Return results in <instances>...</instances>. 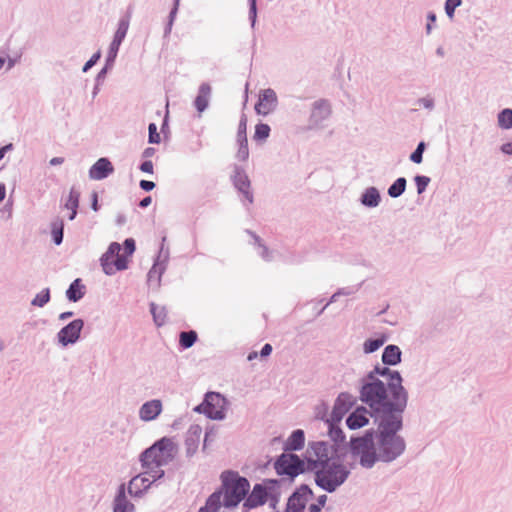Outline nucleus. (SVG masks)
<instances>
[{
	"label": "nucleus",
	"instance_id": "nucleus-1",
	"mask_svg": "<svg viewBox=\"0 0 512 512\" xmlns=\"http://www.w3.org/2000/svg\"><path fill=\"white\" fill-rule=\"evenodd\" d=\"M374 372L380 375H389V388L394 396V402L388 398L387 389L380 380H373L365 384L361 389V400L365 402L375 413H382L384 417L388 415H396L392 413L397 407L406 405V392L401 385V376L398 372L390 371L388 368L376 367Z\"/></svg>",
	"mask_w": 512,
	"mask_h": 512
},
{
	"label": "nucleus",
	"instance_id": "nucleus-2",
	"mask_svg": "<svg viewBox=\"0 0 512 512\" xmlns=\"http://www.w3.org/2000/svg\"><path fill=\"white\" fill-rule=\"evenodd\" d=\"M379 428V457L383 461H392L405 449L404 441L396 435V432L401 428L400 416L388 415L383 417L379 424Z\"/></svg>",
	"mask_w": 512,
	"mask_h": 512
},
{
	"label": "nucleus",
	"instance_id": "nucleus-3",
	"mask_svg": "<svg viewBox=\"0 0 512 512\" xmlns=\"http://www.w3.org/2000/svg\"><path fill=\"white\" fill-rule=\"evenodd\" d=\"M220 479L221 487L213 494H218L222 506L236 507L247 495L250 489L249 481L234 471L222 472Z\"/></svg>",
	"mask_w": 512,
	"mask_h": 512
},
{
	"label": "nucleus",
	"instance_id": "nucleus-4",
	"mask_svg": "<svg viewBox=\"0 0 512 512\" xmlns=\"http://www.w3.org/2000/svg\"><path fill=\"white\" fill-rule=\"evenodd\" d=\"M176 453V447L172 440L168 438H162L157 441L153 446L148 448L141 456L143 467L148 472H153V478L160 477L163 471L159 468L171 460Z\"/></svg>",
	"mask_w": 512,
	"mask_h": 512
},
{
	"label": "nucleus",
	"instance_id": "nucleus-5",
	"mask_svg": "<svg viewBox=\"0 0 512 512\" xmlns=\"http://www.w3.org/2000/svg\"><path fill=\"white\" fill-rule=\"evenodd\" d=\"M348 474L345 466L333 462L316 472V482L323 489L332 492L346 480Z\"/></svg>",
	"mask_w": 512,
	"mask_h": 512
},
{
	"label": "nucleus",
	"instance_id": "nucleus-6",
	"mask_svg": "<svg viewBox=\"0 0 512 512\" xmlns=\"http://www.w3.org/2000/svg\"><path fill=\"white\" fill-rule=\"evenodd\" d=\"M121 246L117 242L110 244L106 253L101 257V266L103 271L111 275L116 271L124 270L127 268V256L120 254Z\"/></svg>",
	"mask_w": 512,
	"mask_h": 512
},
{
	"label": "nucleus",
	"instance_id": "nucleus-7",
	"mask_svg": "<svg viewBox=\"0 0 512 512\" xmlns=\"http://www.w3.org/2000/svg\"><path fill=\"white\" fill-rule=\"evenodd\" d=\"M279 475L295 477L304 471V462L294 454H282L275 463Z\"/></svg>",
	"mask_w": 512,
	"mask_h": 512
},
{
	"label": "nucleus",
	"instance_id": "nucleus-8",
	"mask_svg": "<svg viewBox=\"0 0 512 512\" xmlns=\"http://www.w3.org/2000/svg\"><path fill=\"white\" fill-rule=\"evenodd\" d=\"M224 408L225 398L219 393L210 392L206 394L204 403L198 409L211 419H222L224 417Z\"/></svg>",
	"mask_w": 512,
	"mask_h": 512
},
{
	"label": "nucleus",
	"instance_id": "nucleus-9",
	"mask_svg": "<svg viewBox=\"0 0 512 512\" xmlns=\"http://www.w3.org/2000/svg\"><path fill=\"white\" fill-rule=\"evenodd\" d=\"M330 447L324 442H317L311 445L307 450V459L313 465V469H318L329 464Z\"/></svg>",
	"mask_w": 512,
	"mask_h": 512
},
{
	"label": "nucleus",
	"instance_id": "nucleus-10",
	"mask_svg": "<svg viewBox=\"0 0 512 512\" xmlns=\"http://www.w3.org/2000/svg\"><path fill=\"white\" fill-rule=\"evenodd\" d=\"M354 449L360 456V463L364 467H371L376 461V453L372 447V440L369 438L357 439L354 442Z\"/></svg>",
	"mask_w": 512,
	"mask_h": 512
},
{
	"label": "nucleus",
	"instance_id": "nucleus-11",
	"mask_svg": "<svg viewBox=\"0 0 512 512\" xmlns=\"http://www.w3.org/2000/svg\"><path fill=\"white\" fill-rule=\"evenodd\" d=\"M277 104V96L274 90L265 89L259 94V100L255 105V111L260 115H268L271 113Z\"/></svg>",
	"mask_w": 512,
	"mask_h": 512
},
{
	"label": "nucleus",
	"instance_id": "nucleus-12",
	"mask_svg": "<svg viewBox=\"0 0 512 512\" xmlns=\"http://www.w3.org/2000/svg\"><path fill=\"white\" fill-rule=\"evenodd\" d=\"M247 117L242 115L237 132V142L239 148L236 157L239 161H246L249 157L248 139H247Z\"/></svg>",
	"mask_w": 512,
	"mask_h": 512
},
{
	"label": "nucleus",
	"instance_id": "nucleus-13",
	"mask_svg": "<svg viewBox=\"0 0 512 512\" xmlns=\"http://www.w3.org/2000/svg\"><path fill=\"white\" fill-rule=\"evenodd\" d=\"M83 328V321L76 319L62 328L58 333L59 341L65 346L74 343L79 338L80 332Z\"/></svg>",
	"mask_w": 512,
	"mask_h": 512
},
{
	"label": "nucleus",
	"instance_id": "nucleus-14",
	"mask_svg": "<svg viewBox=\"0 0 512 512\" xmlns=\"http://www.w3.org/2000/svg\"><path fill=\"white\" fill-rule=\"evenodd\" d=\"M114 172V167L109 159L100 158L89 170V177L93 180H102Z\"/></svg>",
	"mask_w": 512,
	"mask_h": 512
},
{
	"label": "nucleus",
	"instance_id": "nucleus-15",
	"mask_svg": "<svg viewBox=\"0 0 512 512\" xmlns=\"http://www.w3.org/2000/svg\"><path fill=\"white\" fill-rule=\"evenodd\" d=\"M268 492L266 487L261 484H256L252 492L248 495L244 502V507L251 509L265 504L267 501Z\"/></svg>",
	"mask_w": 512,
	"mask_h": 512
},
{
	"label": "nucleus",
	"instance_id": "nucleus-16",
	"mask_svg": "<svg viewBox=\"0 0 512 512\" xmlns=\"http://www.w3.org/2000/svg\"><path fill=\"white\" fill-rule=\"evenodd\" d=\"M162 412V402L154 399L144 403L140 410L139 416L143 421H152L156 419Z\"/></svg>",
	"mask_w": 512,
	"mask_h": 512
},
{
	"label": "nucleus",
	"instance_id": "nucleus-17",
	"mask_svg": "<svg viewBox=\"0 0 512 512\" xmlns=\"http://www.w3.org/2000/svg\"><path fill=\"white\" fill-rule=\"evenodd\" d=\"M331 113L330 105L325 100L316 101L313 105L311 113V122L318 125L322 120L326 119Z\"/></svg>",
	"mask_w": 512,
	"mask_h": 512
},
{
	"label": "nucleus",
	"instance_id": "nucleus-18",
	"mask_svg": "<svg viewBox=\"0 0 512 512\" xmlns=\"http://www.w3.org/2000/svg\"><path fill=\"white\" fill-rule=\"evenodd\" d=\"M368 411L364 407L357 408L346 420L347 426L350 429H358L366 424H368L369 420L367 417Z\"/></svg>",
	"mask_w": 512,
	"mask_h": 512
},
{
	"label": "nucleus",
	"instance_id": "nucleus-19",
	"mask_svg": "<svg viewBox=\"0 0 512 512\" xmlns=\"http://www.w3.org/2000/svg\"><path fill=\"white\" fill-rule=\"evenodd\" d=\"M233 183L235 187L243 193L245 198L248 200L249 203L252 202V194L249 190L250 188V181L247 177V175L240 170H237L233 176Z\"/></svg>",
	"mask_w": 512,
	"mask_h": 512
},
{
	"label": "nucleus",
	"instance_id": "nucleus-20",
	"mask_svg": "<svg viewBox=\"0 0 512 512\" xmlns=\"http://www.w3.org/2000/svg\"><path fill=\"white\" fill-rule=\"evenodd\" d=\"M114 512H133L134 505L126 498L124 485H121L114 500Z\"/></svg>",
	"mask_w": 512,
	"mask_h": 512
},
{
	"label": "nucleus",
	"instance_id": "nucleus-21",
	"mask_svg": "<svg viewBox=\"0 0 512 512\" xmlns=\"http://www.w3.org/2000/svg\"><path fill=\"white\" fill-rule=\"evenodd\" d=\"M401 360V351L398 346L389 345L384 349L382 361L388 365H396Z\"/></svg>",
	"mask_w": 512,
	"mask_h": 512
},
{
	"label": "nucleus",
	"instance_id": "nucleus-22",
	"mask_svg": "<svg viewBox=\"0 0 512 512\" xmlns=\"http://www.w3.org/2000/svg\"><path fill=\"white\" fill-rule=\"evenodd\" d=\"M151 484V481L148 477H145L144 474L138 475L134 477L129 483V493L137 495L142 489H147Z\"/></svg>",
	"mask_w": 512,
	"mask_h": 512
},
{
	"label": "nucleus",
	"instance_id": "nucleus-23",
	"mask_svg": "<svg viewBox=\"0 0 512 512\" xmlns=\"http://www.w3.org/2000/svg\"><path fill=\"white\" fill-rule=\"evenodd\" d=\"M305 437L304 432L300 429L295 430L291 436L287 439L285 444L286 450H298L304 445Z\"/></svg>",
	"mask_w": 512,
	"mask_h": 512
},
{
	"label": "nucleus",
	"instance_id": "nucleus-24",
	"mask_svg": "<svg viewBox=\"0 0 512 512\" xmlns=\"http://www.w3.org/2000/svg\"><path fill=\"white\" fill-rule=\"evenodd\" d=\"M84 289L80 279L74 280L66 292L67 298L73 302L80 300L84 296Z\"/></svg>",
	"mask_w": 512,
	"mask_h": 512
},
{
	"label": "nucleus",
	"instance_id": "nucleus-25",
	"mask_svg": "<svg viewBox=\"0 0 512 512\" xmlns=\"http://www.w3.org/2000/svg\"><path fill=\"white\" fill-rule=\"evenodd\" d=\"M210 95V87L207 84L200 86L199 94L195 99V107L199 112H203L208 106V98Z\"/></svg>",
	"mask_w": 512,
	"mask_h": 512
},
{
	"label": "nucleus",
	"instance_id": "nucleus-26",
	"mask_svg": "<svg viewBox=\"0 0 512 512\" xmlns=\"http://www.w3.org/2000/svg\"><path fill=\"white\" fill-rule=\"evenodd\" d=\"M79 198V192L72 188L69 192L68 199L65 203V208L71 211V214L69 215L70 220H73L76 217L77 209L79 206Z\"/></svg>",
	"mask_w": 512,
	"mask_h": 512
},
{
	"label": "nucleus",
	"instance_id": "nucleus-27",
	"mask_svg": "<svg viewBox=\"0 0 512 512\" xmlns=\"http://www.w3.org/2000/svg\"><path fill=\"white\" fill-rule=\"evenodd\" d=\"M221 507L222 503L219 501L218 494H211L205 505L201 507L198 512H218Z\"/></svg>",
	"mask_w": 512,
	"mask_h": 512
},
{
	"label": "nucleus",
	"instance_id": "nucleus-28",
	"mask_svg": "<svg viewBox=\"0 0 512 512\" xmlns=\"http://www.w3.org/2000/svg\"><path fill=\"white\" fill-rule=\"evenodd\" d=\"M129 28V20L127 18H123L119 21L118 28L114 35V45L120 46L123 39L125 38L127 31Z\"/></svg>",
	"mask_w": 512,
	"mask_h": 512
},
{
	"label": "nucleus",
	"instance_id": "nucleus-29",
	"mask_svg": "<svg viewBox=\"0 0 512 512\" xmlns=\"http://www.w3.org/2000/svg\"><path fill=\"white\" fill-rule=\"evenodd\" d=\"M379 200H380V195L375 188L368 189L363 194V197H362L363 204L370 206V207L377 206L379 203Z\"/></svg>",
	"mask_w": 512,
	"mask_h": 512
},
{
	"label": "nucleus",
	"instance_id": "nucleus-30",
	"mask_svg": "<svg viewBox=\"0 0 512 512\" xmlns=\"http://www.w3.org/2000/svg\"><path fill=\"white\" fill-rule=\"evenodd\" d=\"M406 188V179L401 177L398 178L388 189V194L393 197H399Z\"/></svg>",
	"mask_w": 512,
	"mask_h": 512
},
{
	"label": "nucleus",
	"instance_id": "nucleus-31",
	"mask_svg": "<svg viewBox=\"0 0 512 512\" xmlns=\"http://www.w3.org/2000/svg\"><path fill=\"white\" fill-rule=\"evenodd\" d=\"M498 125L502 129L512 128V109H504L498 115Z\"/></svg>",
	"mask_w": 512,
	"mask_h": 512
},
{
	"label": "nucleus",
	"instance_id": "nucleus-32",
	"mask_svg": "<svg viewBox=\"0 0 512 512\" xmlns=\"http://www.w3.org/2000/svg\"><path fill=\"white\" fill-rule=\"evenodd\" d=\"M270 127L268 124L260 123L255 126L254 132V140L255 141H265L270 135Z\"/></svg>",
	"mask_w": 512,
	"mask_h": 512
},
{
	"label": "nucleus",
	"instance_id": "nucleus-33",
	"mask_svg": "<svg viewBox=\"0 0 512 512\" xmlns=\"http://www.w3.org/2000/svg\"><path fill=\"white\" fill-rule=\"evenodd\" d=\"M197 339V334L195 331L182 332L180 334V344L184 348L191 347Z\"/></svg>",
	"mask_w": 512,
	"mask_h": 512
},
{
	"label": "nucleus",
	"instance_id": "nucleus-34",
	"mask_svg": "<svg viewBox=\"0 0 512 512\" xmlns=\"http://www.w3.org/2000/svg\"><path fill=\"white\" fill-rule=\"evenodd\" d=\"M52 236L56 245L61 244L63 239V222L61 220L52 224Z\"/></svg>",
	"mask_w": 512,
	"mask_h": 512
},
{
	"label": "nucleus",
	"instance_id": "nucleus-35",
	"mask_svg": "<svg viewBox=\"0 0 512 512\" xmlns=\"http://www.w3.org/2000/svg\"><path fill=\"white\" fill-rule=\"evenodd\" d=\"M151 312L153 314L155 323L158 326H162L166 321V312H165L164 308H159L156 305L152 304Z\"/></svg>",
	"mask_w": 512,
	"mask_h": 512
},
{
	"label": "nucleus",
	"instance_id": "nucleus-36",
	"mask_svg": "<svg viewBox=\"0 0 512 512\" xmlns=\"http://www.w3.org/2000/svg\"><path fill=\"white\" fill-rule=\"evenodd\" d=\"M50 299L49 289H45L38 293L32 300V305L43 307Z\"/></svg>",
	"mask_w": 512,
	"mask_h": 512
},
{
	"label": "nucleus",
	"instance_id": "nucleus-37",
	"mask_svg": "<svg viewBox=\"0 0 512 512\" xmlns=\"http://www.w3.org/2000/svg\"><path fill=\"white\" fill-rule=\"evenodd\" d=\"M385 342V339H369L364 343L366 353H372L378 350Z\"/></svg>",
	"mask_w": 512,
	"mask_h": 512
},
{
	"label": "nucleus",
	"instance_id": "nucleus-38",
	"mask_svg": "<svg viewBox=\"0 0 512 512\" xmlns=\"http://www.w3.org/2000/svg\"><path fill=\"white\" fill-rule=\"evenodd\" d=\"M461 3L462 0H446L445 12L450 19L454 17L455 9L459 7Z\"/></svg>",
	"mask_w": 512,
	"mask_h": 512
},
{
	"label": "nucleus",
	"instance_id": "nucleus-39",
	"mask_svg": "<svg viewBox=\"0 0 512 512\" xmlns=\"http://www.w3.org/2000/svg\"><path fill=\"white\" fill-rule=\"evenodd\" d=\"M425 149V143L420 142L416 148V150L411 154L410 159L414 163H421L422 162V154Z\"/></svg>",
	"mask_w": 512,
	"mask_h": 512
},
{
	"label": "nucleus",
	"instance_id": "nucleus-40",
	"mask_svg": "<svg viewBox=\"0 0 512 512\" xmlns=\"http://www.w3.org/2000/svg\"><path fill=\"white\" fill-rule=\"evenodd\" d=\"M415 182H416V186H417V192L419 194H421L427 188V186H428V184L430 182V178L426 177V176H416L415 177Z\"/></svg>",
	"mask_w": 512,
	"mask_h": 512
},
{
	"label": "nucleus",
	"instance_id": "nucleus-41",
	"mask_svg": "<svg viewBox=\"0 0 512 512\" xmlns=\"http://www.w3.org/2000/svg\"><path fill=\"white\" fill-rule=\"evenodd\" d=\"M149 142L158 144L161 141L160 134L157 132V127L154 123L149 124Z\"/></svg>",
	"mask_w": 512,
	"mask_h": 512
},
{
	"label": "nucleus",
	"instance_id": "nucleus-42",
	"mask_svg": "<svg viewBox=\"0 0 512 512\" xmlns=\"http://www.w3.org/2000/svg\"><path fill=\"white\" fill-rule=\"evenodd\" d=\"M124 250H125V253H123V254L125 256H127V258L133 254V252L135 251V242L133 239L129 238V239L125 240Z\"/></svg>",
	"mask_w": 512,
	"mask_h": 512
},
{
	"label": "nucleus",
	"instance_id": "nucleus-43",
	"mask_svg": "<svg viewBox=\"0 0 512 512\" xmlns=\"http://www.w3.org/2000/svg\"><path fill=\"white\" fill-rule=\"evenodd\" d=\"M140 169H141V171H143L145 173L152 174L154 171V165H153L152 161L147 160L141 164Z\"/></svg>",
	"mask_w": 512,
	"mask_h": 512
},
{
	"label": "nucleus",
	"instance_id": "nucleus-44",
	"mask_svg": "<svg viewBox=\"0 0 512 512\" xmlns=\"http://www.w3.org/2000/svg\"><path fill=\"white\" fill-rule=\"evenodd\" d=\"M300 497L297 494H293L288 501L289 508L294 507L296 504H299L301 508H304V504H300Z\"/></svg>",
	"mask_w": 512,
	"mask_h": 512
},
{
	"label": "nucleus",
	"instance_id": "nucleus-45",
	"mask_svg": "<svg viewBox=\"0 0 512 512\" xmlns=\"http://www.w3.org/2000/svg\"><path fill=\"white\" fill-rule=\"evenodd\" d=\"M140 187L145 191H151L155 187V183L148 180H141Z\"/></svg>",
	"mask_w": 512,
	"mask_h": 512
},
{
	"label": "nucleus",
	"instance_id": "nucleus-46",
	"mask_svg": "<svg viewBox=\"0 0 512 512\" xmlns=\"http://www.w3.org/2000/svg\"><path fill=\"white\" fill-rule=\"evenodd\" d=\"M99 57H100V54H96L89 61H87L83 67V71H87L88 69H90L96 63V61L99 59Z\"/></svg>",
	"mask_w": 512,
	"mask_h": 512
},
{
	"label": "nucleus",
	"instance_id": "nucleus-47",
	"mask_svg": "<svg viewBox=\"0 0 512 512\" xmlns=\"http://www.w3.org/2000/svg\"><path fill=\"white\" fill-rule=\"evenodd\" d=\"M501 151L505 154L512 155V142L503 144L501 146Z\"/></svg>",
	"mask_w": 512,
	"mask_h": 512
},
{
	"label": "nucleus",
	"instance_id": "nucleus-48",
	"mask_svg": "<svg viewBox=\"0 0 512 512\" xmlns=\"http://www.w3.org/2000/svg\"><path fill=\"white\" fill-rule=\"evenodd\" d=\"M271 352H272V346L270 344H265L261 350V356L266 357V356L270 355Z\"/></svg>",
	"mask_w": 512,
	"mask_h": 512
},
{
	"label": "nucleus",
	"instance_id": "nucleus-49",
	"mask_svg": "<svg viewBox=\"0 0 512 512\" xmlns=\"http://www.w3.org/2000/svg\"><path fill=\"white\" fill-rule=\"evenodd\" d=\"M151 202H152V198L150 196H147L140 201L139 205H140V207L145 208V207L149 206L151 204Z\"/></svg>",
	"mask_w": 512,
	"mask_h": 512
},
{
	"label": "nucleus",
	"instance_id": "nucleus-50",
	"mask_svg": "<svg viewBox=\"0 0 512 512\" xmlns=\"http://www.w3.org/2000/svg\"><path fill=\"white\" fill-rule=\"evenodd\" d=\"M12 148V144H8L0 148V160L3 159L5 153Z\"/></svg>",
	"mask_w": 512,
	"mask_h": 512
},
{
	"label": "nucleus",
	"instance_id": "nucleus-51",
	"mask_svg": "<svg viewBox=\"0 0 512 512\" xmlns=\"http://www.w3.org/2000/svg\"><path fill=\"white\" fill-rule=\"evenodd\" d=\"M64 162V158L62 157H54L50 160L51 165H60Z\"/></svg>",
	"mask_w": 512,
	"mask_h": 512
},
{
	"label": "nucleus",
	"instance_id": "nucleus-52",
	"mask_svg": "<svg viewBox=\"0 0 512 512\" xmlns=\"http://www.w3.org/2000/svg\"><path fill=\"white\" fill-rule=\"evenodd\" d=\"M118 49H119V46H115L114 45V40H113L111 45H110V53L113 55V57H115Z\"/></svg>",
	"mask_w": 512,
	"mask_h": 512
},
{
	"label": "nucleus",
	"instance_id": "nucleus-53",
	"mask_svg": "<svg viewBox=\"0 0 512 512\" xmlns=\"http://www.w3.org/2000/svg\"><path fill=\"white\" fill-rule=\"evenodd\" d=\"M92 209L94 211L98 210V200H97V194L96 193L93 194Z\"/></svg>",
	"mask_w": 512,
	"mask_h": 512
},
{
	"label": "nucleus",
	"instance_id": "nucleus-54",
	"mask_svg": "<svg viewBox=\"0 0 512 512\" xmlns=\"http://www.w3.org/2000/svg\"><path fill=\"white\" fill-rule=\"evenodd\" d=\"M6 190L4 185H0V201L5 198Z\"/></svg>",
	"mask_w": 512,
	"mask_h": 512
},
{
	"label": "nucleus",
	"instance_id": "nucleus-55",
	"mask_svg": "<svg viewBox=\"0 0 512 512\" xmlns=\"http://www.w3.org/2000/svg\"><path fill=\"white\" fill-rule=\"evenodd\" d=\"M257 356H258V353H257L256 351H253V352H251V353H249V354H248L247 359H248L249 361H252V360L256 359V358H257Z\"/></svg>",
	"mask_w": 512,
	"mask_h": 512
},
{
	"label": "nucleus",
	"instance_id": "nucleus-56",
	"mask_svg": "<svg viewBox=\"0 0 512 512\" xmlns=\"http://www.w3.org/2000/svg\"><path fill=\"white\" fill-rule=\"evenodd\" d=\"M72 312H64L60 315V319L64 320V319H67L68 317H71L72 316Z\"/></svg>",
	"mask_w": 512,
	"mask_h": 512
},
{
	"label": "nucleus",
	"instance_id": "nucleus-57",
	"mask_svg": "<svg viewBox=\"0 0 512 512\" xmlns=\"http://www.w3.org/2000/svg\"><path fill=\"white\" fill-rule=\"evenodd\" d=\"M252 3H251V11L253 12V14L256 13V3H255V0H251Z\"/></svg>",
	"mask_w": 512,
	"mask_h": 512
},
{
	"label": "nucleus",
	"instance_id": "nucleus-58",
	"mask_svg": "<svg viewBox=\"0 0 512 512\" xmlns=\"http://www.w3.org/2000/svg\"><path fill=\"white\" fill-rule=\"evenodd\" d=\"M318 501H319V504L323 506L326 501V495L321 496Z\"/></svg>",
	"mask_w": 512,
	"mask_h": 512
},
{
	"label": "nucleus",
	"instance_id": "nucleus-59",
	"mask_svg": "<svg viewBox=\"0 0 512 512\" xmlns=\"http://www.w3.org/2000/svg\"><path fill=\"white\" fill-rule=\"evenodd\" d=\"M310 510H311L312 512H318L320 509H319V507H318V506H316V505H312V506L310 507Z\"/></svg>",
	"mask_w": 512,
	"mask_h": 512
},
{
	"label": "nucleus",
	"instance_id": "nucleus-60",
	"mask_svg": "<svg viewBox=\"0 0 512 512\" xmlns=\"http://www.w3.org/2000/svg\"><path fill=\"white\" fill-rule=\"evenodd\" d=\"M5 59L0 57V69L4 66Z\"/></svg>",
	"mask_w": 512,
	"mask_h": 512
},
{
	"label": "nucleus",
	"instance_id": "nucleus-61",
	"mask_svg": "<svg viewBox=\"0 0 512 512\" xmlns=\"http://www.w3.org/2000/svg\"><path fill=\"white\" fill-rule=\"evenodd\" d=\"M429 19H430L432 22H434V21L436 20V17H435V15H434V14H430V15H429Z\"/></svg>",
	"mask_w": 512,
	"mask_h": 512
},
{
	"label": "nucleus",
	"instance_id": "nucleus-62",
	"mask_svg": "<svg viewBox=\"0 0 512 512\" xmlns=\"http://www.w3.org/2000/svg\"><path fill=\"white\" fill-rule=\"evenodd\" d=\"M150 150H151V149H146V150H145V152H144V155H145V156H149V155H151Z\"/></svg>",
	"mask_w": 512,
	"mask_h": 512
},
{
	"label": "nucleus",
	"instance_id": "nucleus-63",
	"mask_svg": "<svg viewBox=\"0 0 512 512\" xmlns=\"http://www.w3.org/2000/svg\"><path fill=\"white\" fill-rule=\"evenodd\" d=\"M430 29H431V26H430V24H428L427 25V30L430 31Z\"/></svg>",
	"mask_w": 512,
	"mask_h": 512
}]
</instances>
